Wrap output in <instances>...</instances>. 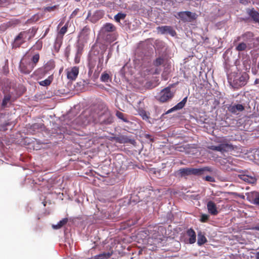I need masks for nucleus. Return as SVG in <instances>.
I'll return each mask as SVG.
<instances>
[{
  "label": "nucleus",
  "instance_id": "obj_1",
  "mask_svg": "<svg viewBox=\"0 0 259 259\" xmlns=\"http://www.w3.org/2000/svg\"><path fill=\"white\" fill-rule=\"evenodd\" d=\"M40 59L39 54L36 53L31 59L28 56H24L20 61L19 69L21 73L29 74L36 66Z\"/></svg>",
  "mask_w": 259,
  "mask_h": 259
},
{
  "label": "nucleus",
  "instance_id": "obj_2",
  "mask_svg": "<svg viewBox=\"0 0 259 259\" xmlns=\"http://www.w3.org/2000/svg\"><path fill=\"white\" fill-rule=\"evenodd\" d=\"M249 79V75L245 72H232L228 77V82L234 88L238 89L245 85Z\"/></svg>",
  "mask_w": 259,
  "mask_h": 259
},
{
  "label": "nucleus",
  "instance_id": "obj_3",
  "mask_svg": "<svg viewBox=\"0 0 259 259\" xmlns=\"http://www.w3.org/2000/svg\"><path fill=\"white\" fill-rule=\"evenodd\" d=\"M37 31L35 27H31L26 31L20 32L14 38L12 43L13 48H19L27 41L30 40L34 37Z\"/></svg>",
  "mask_w": 259,
  "mask_h": 259
},
{
  "label": "nucleus",
  "instance_id": "obj_4",
  "mask_svg": "<svg viewBox=\"0 0 259 259\" xmlns=\"http://www.w3.org/2000/svg\"><path fill=\"white\" fill-rule=\"evenodd\" d=\"M204 171H211V169L209 167H204L200 168H182L175 172V176L181 178L191 175L200 176L203 174Z\"/></svg>",
  "mask_w": 259,
  "mask_h": 259
},
{
  "label": "nucleus",
  "instance_id": "obj_5",
  "mask_svg": "<svg viewBox=\"0 0 259 259\" xmlns=\"http://www.w3.org/2000/svg\"><path fill=\"white\" fill-rule=\"evenodd\" d=\"M135 108L143 120L146 121L149 120L150 118V113L146 111L143 100H139L138 101V105L136 106Z\"/></svg>",
  "mask_w": 259,
  "mask_h": 259
},
{
  "label": "nucleus",
  "instance_id": "obj_6",
  "mask_svg": "<svg viewBox=\"0 0 259 259\" xmlns=\"http://www.w3.org/2000/svg\"><path fill=\"white\" fill-rule=\"evenodd\" d=\"M55 67V61L53 60H50L44 65V68H40L37 69L34 71V74L36 76L39 75L41 73L45 75L49 71L53 70Z\"/></svg>",
  "mask_w": 259,
  "mask_h": 259
},
{
  "label": "nucleus",
  "instance_id": "obj_7",
  "mask_svg": "<svg viewBox=\"0 0 259 259\" xmlns=\"http://www.w3.org/2000/svg\"><path fill=\"white\" fill-rule=\"evenodd\" d=\"M208 148L212 150L219 151L222 153L228 152L234 149L233 145L227 142L222 143L218 146L212 145Z\"/></svg>",
  "mask_w": 259,
  "mask_h": 259
},
{
  "label": "nucleus",
  "instance_id": "obj_8",
  "mask_svg": "<svg viewBox=\"0 0 259 259\" xmlns=\"http://www.w3.org/2000/svg\"><path fill=\"white\" fill-rule=\"evenodd\" d=\"M173 97L174 94L171 92L170 88L167 87L160 92L159 100L160 102L164 103L171 99Z\"/></svg>",
  "mask_w": 259,
  "mask_h": 259
},
{
  "label": "nucleus",
  "instance_id": "obj_9",
  "mask_svg": "<svg viewBox=\"0 0 259 259\" xmlns=\"http://www.w3.org/2000/svg\"><path fill=\"white\" fill-rule=\"evenodd\" d=\"M67 73V77L68 79L74 80H75L79 73V67L74 66L66 70Z\"/></svg>",
  "mask_w": 259,
  "mask_h": 259
},
{
  "label": "nucleus",
  "instance_id": "obj_10",
  "mask_svg": "<svg viewBox=\"0 0 259 259\" xmlns=\"http://www.w3.org/2000/svg\"><path fill=\"white\" fill-rule=\"evenodd\" d=\"M104 16V12L101 10H97L91 15V13L89 12L87 18L92 23H96L101 19Z\"/></svg>",
  "mask_w": 259,
  "mask_h": 259
},
{
  "label": "nucleus",
  "instance_id": "obj_11",
  "mask_svg": "<svg viewBox=\"0 0 259 259\" xmlns=\"http://www.w3.org/2000/svg\"><path fill=\"white\" fill-rule=\"evenodd\" d=\"M227 108L230 113L234 114H238L239 112L243 111L245 109L244 106L240 104L230 105Z\"/></svg>",
  "mask_w": 259,
  "mask_h": 259
},
{
  "label": "nucleus",
  "instance_id": "obj_12",
  "mask_svg": "<svg viewBox=\"0 0 259 259\" xmlns=\"http://www.w3.org/2000/svg\"><path fill=\"white\" fill-rule=\"evenodd\" d=\"M195 15L190 11L181 12L178 13V16L184 21H190L195 19Z\"/></svg>",
  "mask_w": 259,
  "mask_h": 259
},
{
  "label": "nucleus",
  "instance_id": "obj_13",
  "mask_svg": "<svg viewBox=\"0 0 259 259\" xmlns=\"http://www.w3.org/2000/svg\"><path fill=\"white\" fill-rule=\"evenodd\" d=\"M157 29L161 34H164L166 32H168L173 36L176 34L175 30L172 28V27L169 26H159Z\"/></svg>",
  "mask_w": 259,
  "mask_h": 259
},
{
  "label": "nucleus",
  "instance_id": "obj_14",
  "mask_svg": "<svg viewBox=\"0 0 259 259\" xmlns=\"http://www.w3.org/2000/svg\"><path fill=\"white\" fill-rule=\"evenodd\" d=\"M114 140L117 143L120 144H125V143H130L133 144L135 142V140L133 139H131L125 136H120L118 137H115L113 138Z\"/></svg>",
  "mask_w": 259,
  "mask_h": 259
},
{
  "label": "nucleus",
  "instance_id": "obj_15",
  "mask_svg": "<svg viewBox=\"0 0 259 259\" xmlns=\"http://www.w3.org/2000/svg\"><path fill=\"white\" fill-rule=\"evenodd\" d=\"M207 208L208 212L211 215H215L219 213L216 204L212 201L207 202Z\"/></svg>",
  "mask_w": 259,
  "mask_h": 259
},
{
  "label": "nucleus",
  "instance_id": "obj_16",
  "mask_svg": "<svg viewBox=\"0 0 259 259\" xmlns=\"http://www.w3.org/2000/svg\"><path fill=\"white\" fill-rule=\"evenodd\" d=\"M187 97H186L184 98L180 102L178 103L174 107H173L172 108L169 109L165 113V114H167L170 113L174 111H176V110H180V109H182L185 106V105L187 102Z\"/></svg>",
  "mask_w": 259,
  "mask_h": 259
},
{
  "label": "nucleus",
  "instance_id": "obj_17",
  "mask_svg": "<svg viewBox=\"0 0 259 259\" xmlns=\"http://www.w3.org/2000/svg\"><path fill=\"white\" fill-rule=\"evenodd\" d=\"M116 30L115 26L112 23H107L101 28V32L105 34L107 32H112Z\"/></svg>",
  "mask_w": 259,
  "mask_h": 259
},
{
  "label": "nucleus",
  "instance_id": "obj_18",
  "mask_svg": "<svg viewBox=\"0 0 259 259\" xmlns=\"http://www.w3.org/2000/svg\"><path fill=\"white\" fill-rule=\"evenodd\" d=\"M248 15L251 18L255 23L259 24V13L255 11L254 9H248L247 10Z\"/></svg>",
  "mask_w": 259,
  "mask_h": 259
},
{
  "label": "nucleus",
  "instance_id": "obj_19",
  "mask_svg": "<svg viewBox=\"0 0 259 259\" xmlns=\"http://www.w3.org/2000/svg\"><path fill=\"white\" fill-rule=\"evenodd\" d=\"M187 235L189 237V243L190 244H193L196 242V233L194 230L192 229H189L187 231Z\"/></svg>",
  "mask_w": 259,
  "mask_h": 259
},
{
  "label": "nucleus",
  "instance_id": "obj_20",
  "mask_svg": "<svg viewBox=\"0 0 259 259\" xmlns=\"http://www.w3.org/2000/svg\"><path fill=\"white\" fill-rule=\"evenodd\" d=\"M253 37V33L251 32H246L245 33L243 34L241 36H238L237 38V41L240 40L241 39H242L244 41H247L250 40Z\"/></svg>",
  "mask_w": 259,
  "mask_h": 259
},
{
  "label": "nucleus",
  "instance_id": "obj_21",
  "mask_svg": "<svg viewBox=\"0 0 259 259\" xmlns=\"http://www.w3.org/2000/svg\"><path fill=\"white\" fill-rule=\"evenodd\" d=\"M112 254V251H108L107 252H103L94 256L92 259H108L111 256Z\"/></svg>",
  "mask_w": 259,
  "mask_h": 259
},
{
  "label": "nucleus",
  "instance_id": "obj_22",
  "mask_svg": "<svg viewBox=\"0 0 259 259\" xmlns=\"http://www.w3.org/2000/svg\"><path fill=\"white\" fill-rule=\"evenodd\" d=\"M240 179L250 184H254L256 182V179L254 177L249 176L248 175H241L240 176Z\"/></svg>",
  "mask_w": 259,
  "mask_h": 259
},
{
  "label": "nucleus",
  "instance_id": "obj_23",
  "mask_svg": "<svg viewBox=\"0 0 259 259\" xmlns=\"http://www.w3.org/2000/svg\"><path fill=\"white\" fill-rule=\"evenodd\" d=\"M11 98L12 96L10 93L5 94L4 99L2 103V107L3 108H5L7 106V104L11 102Z\"/></svg>",
  "mask_w": 259,
  "mask_h": 259
},
{
  "label": "nucleus",
  "instance_id": "obj_24",
  "mask_svg": "<svg viewBox=\"0 0 259 259\" xmlns=\"http://www.w3.org/2000/svg\"><path fill=\"white\" fill-rule=\"evenodd\" d=\"M207 239L204 236V234H202V232H200L198 234V240H197V244L199 246H201L207 242Z\"/></svg>",
  "mask_w": 259,
  "mask_h": 259
},
{
  "label": "nucleus",
  "instance_id": "obj_25",
  "mask_svg": "<svg viewBox=\"0 0 259 259\" xmlns=\"http://www.w3.org/2000/svg\"><path fill=\"white\" fill-rule=\"evenodd\" d=\"M68 221V220L67 218H64L61 221H60L58 223L57 225H53L52 228L54 229H59L62 228L63 226L65 225Z\"/></svg>",
  "mask_w": 259,
  "mask_h": 259
},
{
  "label": "nucleus",
  "instance_id": "obj_26",
  "mask_svg": "<svg viewBox=\"0 0 259 259\" xmlns=\"http://www.w3.org/2000/svg\"><path fill=\"white\" fill-rule=\"evenodd\" d=\"M53 80V75H51L49 76L47 79H46L44 80H42L40 82H39V84L40 85L44 86V87H47L52 82Z\"/></svg>",
  "mask_w": 259,
  "mask_h": 259
},
{
  "label": "nucleus",
  "instance_id": "obj_27",
  "mask_svg": "<svg viewBox=\"0 0 259 259\" xmlns=\"http://www.w3.org/2000/svg\"><path fill=\"white\" fill-rule=\"evenodd\" d=\"M16 23L14 21H10L6 23H4L1 25V29L5 30L7 28L12 26H15Z\"/></svg>",
  "mask_w": 259,
  "mask_h": 259
},
{
  "label": "nucleus",
  "instance_id": "obj_28",
  "mask_svg": "<svg viewBox=\"0 0 259 259\" xmlns=\"http://www.w3.org/2000/svg\"><path fill=\"white\" fill-rule=\"evenodd\" d=\"M68 29V24H66L62 27L58 32V36L63 38V35L66 33Z\"/></svg>",
  "mask_w": 259,
  "mask_h": 259
},
{
  "label": "nucleus",
  "instance_id": "obj_29",
  "mask_svg": "<svg viewBox=\"0 0 259 259\" xmlns=\"http://www.w3.org/2000/svg\"><path fill=\"white\" fill-rule=\"evenodd\" d=\"M164 62V58L163 57H159L156 58L153 61V65L155 66L158 67V66L163 64Z\"/></svg>",
  "mask_w": 259,
  "mask_h": 259
},
{
  "label": "nucleus",
  "instance_id": "obj_30",
  "mask_svg": "<svg viewBox=\"0 0 259 259\" xmlns=\"http://www.w3.org/2000/svg\"><path fill=\"white\" fill-rule=\"evenodd\" d=\"M153 238L155 240V243H159L161 242V241L163 240L164 236L163 234L158 235H157V233H155L153 234Z\"/></svg>",
  "mask_w": 259,
  "mask_h": 259
},
{
  "label": "nucleus",
  "instance_id": "obj_31",
  "mask_svg": "<svg viewBox=\"0 0 259 259\" xmlns=\"http://www.w3.org/2000/svg\"><path fill=\"white\" fill-rule=\"evenodd\" d=\"M126 15L125 14L118 13L114 16V19L116 22H119L120 20L124 19Z\"/></svg>",
  "mask_w": 259,
  "mask_h": 259
},
{
  "label": "nucleus",
  "instance_id": "obj_32",
  "mask_svg": "<svg viewBox=\"0 0 259 259\" xmlns=\"http://www.w3.org/2000/svg\"><path fill=\"white\" fill-rule=\"evenodd\" d=\"M116 115L117 116V117L118 118L121 119L123 121H124L125 122H127V123L129 122L128 119L124 117V114L122 113V112H119V111H117L116 113Z\"/></svg>",
  "mask_w": 259,
  "mask_h": 259
},
{
  "label": "nucleus",
  "instance_id": "obj_33",
  "mask_svg": "<svg viewBox=\"0 0 259 259\" xmlns=\"http://www.w3.org/2000/svg\"><path fill=\"white\" fill-rule=\"evenodd\" d=\"M62 39L63 38H60L59 36H57L55 42V49H57L58 50H59L62 45Z\"/></svg>",
  "mask_w": 259,
  "mask_h": 259
},
{
  "label": "nucleus",
  "instance_id": "obj_34",
  "mask_svg": "<svg viewBox=\"0 0 259 259\" xmlns=\"http://www.w3.org/2000/svg\"><path fill=\"white\" fill-rule=\"evenodd\" d=\"M252 203L259 206V193L255 192L254 193Z\"/></svg>",
  "mask_w": 259,
  "mask_h": 259
},
{
  "label": "nucleus",
  "instance_id": "obj_35",
  "mask_svg": "<svg viewBox=\"0 0 259 259\" xmlns=\"http://www.w3.org/2000/svg\"><path fill=\"white\" fill-rule=\"evenodd\" d=\"M110 79L109 75L106 72H104L101 76L100 79L103 82H108Z\"/></svg>",
  "mask_w": 259,
  "mask_h": 259
},
{
  "label": "nucleus",
  "instance_id": "obj_36",
  "mask_svg": "<svg viewBox=\"0 0 259 259\" xmlns=\"http://www.w3.org/2000/svg\"><path fill=\"white\" fill-rule=\"evenodd\" d=\"M42 47V41L38 40L36 41L35 44L33 46L32 48L36 50H40Z\"/></svg>",
  "mask_w": 259,
  "mask_h": 259
},
{
  "label": "nucleus",
  "instance_id": "obj_37",
  "mask_svg": "<svg viewBox=\"0 0 259 259\" xmlns=\"http://www.w3.org/2000/svg\"><path fill=\"white\" fill-rule=\"evenodd\" d=\"M76 48V54H77V55H79L81 56L82 51H83V45L79 44L77 45Z\"/></svg>",
  "mask_w": 259,
  "mask_h": 259
},
{
  "label": "nucleus",
  "instance_id": "obj_38",
  "mask_svg": "<svg viewBox=\"0 0 259 259\" xmlns=\"http://www.w3.org/2000/svg\"><path fill=\"white\" fill-rule=\"evenodd\" d=\"M246 45L244 42L240 43L236 48V49L238 51H242L246 49Z\"/></svg>",
  "mask_w": 259,
  "mask_h": 259
},
{
  "label": "nucleus",
  "instance_id": "obj_39",
  "mask_svg": "<svg viewBox=\"0 0 259 259\" xmlns=\"http://www.w3.org/2000/svg\"><path fill=\"white\" fill-rule=\"evenodd\" d=\"M103 61H104V57H103V56H101V57H100L99 58L98 64L97 66V68L98 69H100V70L102 69L103 66Z\"/></svg>",
  "mask_w": 259,
  "mask_h": 259
},
{
  "label": "nucleus",
  "instance_id": "obj_40",
  "mask_svg": "<svg viewBox=\"0 0 259 259\" xmlns=\"http://www.w3.org/2000/svg\"><path fill=\"white\" fill-rule=\"evenodd\" d=\"M100 122L102 124H110L112 122V119L111 117L108 116L106 119H104L103 120H101Z\"/></svg>",
  "mask_w": 259,
  "mask_h": 259
},
{
  "label": "nucleus",
  "instance_id": "obj_41",
  "mask_svg": "<svg viewBox=\"0 0 259 259\" xmlns=\"http://www.w3.org/2000/svg\"><path fill=\"white\" fill-rule=\"evenodd\" d=\"M209 217V215L208 214H202L201 215L200 221V222H201L202 223L207 222L208 221V220Z\"/></svg>",
  "mask_w": 259,
  "mask_h": 259
},
{
  "label": "nucleus",
  "instance_id": "obj_42",
  "mask_svg": "<svg viewBox=\"0 0 259 259\" xmlns=\"http://www.w3.org/2000/svg\"><path fill=\"white\" fill-rule=\"evenodd\" d=\"M57 8V6L55 5L51 7H47L44 8V10L47 12L53 11Z\"/></svg>",
  "mask_w": 259,
  "mask_h": 259
},
{
  "label": "nucleus",
  "instance_id": "obj_43",
  "mask_svg": "<svg viewBox=\"0 0 259 259\" xmlns=\"http://www.w3.org/2000/svg\"><path fill=\"white\" fill-rule=\"evenodd\" d=\"M79 9L78 8L75 9L71 13L70 15V18L75 17L78 13Z\"/></svg>",
  "mask_w": 259,
  "mask_h": 259
},
{
  "label": "nucleus",
  "instance_id": "obj_44",
  "mask_svg": "<svg viewBox=\"0 0 259 259\" xmlns=\"http://www.w3.org/2000/svg\"><path fill=\"white\" fill-rule=\"evenodd\" d=\"M205 180L206 181L210 182H214L215 181L214 178L213 177L209 176H206L205 177Z\"/></svg>",
  "mask_w": 259,
  "mask_h": 259
},
{
  "label": "nucleus",
  "instance_id": "obj_45",
  "mask_svg": "<svg viewBox=\"0 0 259 259\" xmlns=\"http://www.w3.org/2000/svg\"><path fill=\"white\" fill-rule=\"evenodd\" d=\"M80 57L81 55H77V54H75V57L74 58V62L75 64H78L80 62Z\"/></svg>",
  "mask_w": 259,
  "mask_h": 259
},
{
  "label": "nucleus",
  "instance_id": "obj_46",
  "mask_svg": "<svg viewBox=\"0 0 259 259\" xmlns=\"http://www.w3.org/2000/svg\"><path fill=\"white\" fill-rule=\"evenodd\" d=\"M89 66L90 69H92L94 67L95 63H93L92 62H90Z\"/></svg>",
  "mask_w": 259,
  "mask_h": 259
},
{
  "label": "nucleus",
  "instance_id": "obj_47",
  "mask_svg": "<svg viewBox=\"0 0 259 259\" xmlns=\"http://www.w3.org/2000/svg\"><path fill=\"white\" fill-rule=\"evenodd\" d=\"M158 229L160 232H163V231H165V229L163 227H158Z\"/></svg>",
  "mask_w": 259,
  "mask_h": 259
},
{
  "label": "nucleus",
  "instance_id": "obj_48",
  "mask_svg": "<svg viewBox=\"0 0 259 259\" xmlns=\"http://www.w3.org/2000/svg\"><path fill=\"white\" fill-rule=\"evenodd\" d=\"M252 72L253 74L255 75L257 73V70L255 69H253L252 68Z\"/></svg>",
  "mask_w": 259,
  "mask_h": 259
},
{
  "label": "nucleus",
  "instance_id": "obj_49",
  "mask_svg": "<svg viewBox=\"0 0 259 259\" xmlns=\"http://www.w3.org/2000/svg\"><path fill=\"white\" fill-rule=\"evenodd\" d=\"M254 230L256 231H259V224L256 226H255L253 228Z\"/></svg>",
  "mask_w": 259,
  "mask_h": 259
},
{
  "label": "nucleus",
  "instance_id": "obj_50",
  "mask_svg": "<svg viewBox=\"0 0 259 259\" xmlns=\"http://www.w3.org/2000/svg\"><path fill=\"white\" fill-rule=\"evenodd\" d=\"M254 84H259V78H256L254 81Z\"/></svg>",
  "mask_w": 259,
  "mask_h": 259
},
{
  "label": "nucleus",
  "instance_id": "obj_51",
  "mask_svg": "<svg viewBox=\"0 0 259 259\" xmlns=\"http://www.w3.org/2000/svg\"><path fill=\"white\" fill-rule=\"evenodd\" d=\"M49 30V28H48V29L46 30L45 33L44 34V35H43V36L41 37V38H44V37L46 36V35L47 34V33L48 32Z\"/></svg>",
  "mask_w": 259,
  "mask_h": 259
},
{
  "label": "nucleus",
  "instance_id": "obj_52",
  "mask_svg": "<svg viewBox=\"0 0 259 259\" xmlns=\"http://www.w3.org/2000/svg\"><path fill=\"white\" fill-rule=\"evenodd\" d=\"M256 259H259V252H257L255 255Z\"/></svg>",
  "mask_w": 259,
  "mask_h": 259
},
{
  "label": "nucleus",
  "instance_id": "obj_53",
  "mask_svg": "<svg viewBox=\"0 0 259 259\" xmlns=\"http://www.w3.org/2000/svg\"><path fill=\"white\" fill-rule=\"evenodd\" d=\"M69 52H66V57L67 58H68L69 57Z\"/></svg>",
  "mask_w": 259,
  "mask_h": 259
},
{
  "label": "nucleus",
  "instance_id": "obj_54",
  "mask_svg": "<svg viewBox=\"0 0 259 259\" xmlns=\"http://www.w3.org/2000/svg\"><path fill=\"white\" fill-rule=\"evenodd\" d=\"M104 116H106V115L105 114H104V115H102V116H101V117H103Z\"/></svg>",
  "mask_w": 259,
  "mask_h": 259
},
{
  "label": "nucleus",
  "instance_id": "obj_55",
  "mask_svg": "<svg viewBox=\"0 0 259 259\" xmlns=\"http://www.w3.org/2000/svg\"><path fill=\"white\" fill-rule=\"evenodd\" d=\"M109 57L108 56V57L107 58V61H108V60L109 59Z\"/></svg>",
  "mask_w": 259,
  "mask_h": 259
}]
</instances>
